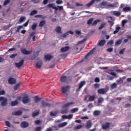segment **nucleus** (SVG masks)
<instances>
[{
	"mask_svg": "<svg viewBox=\"0 0 131 131\" xmlns=\"http://www.w3.org/2000/svg\"><path fill=\"white\" fill-rule=\"evenodd\" d=\"M102 6H104L105 7L108 6V3L107 2H103L101 3Z\"/></svg>",
	"mask_w": 131,
	"mask_h": 131,
	"instance_id": "nucleus-52",
	"label": "nucleus"
},
{
	"mask_svg": "<svg viewBox=\"0 0 131 131\" xmlns=\"http://www.w3.org/2000/svg\"><path fill=\"white\" fill-rule=\"evenodd\" d=\"M105 43H106V40H101V41H99V42H98V46L99 47H103V46H104Z\"/></svg>",
	"mask_w": 131,
	"mask_h": 131,
	"instance_id": "nucleus-25",
	"label": "nucleus"
},
{
	"mask_svg": "<svg viewBox=\"0 0 131 131\" xmlns=\"http://www.w3.org/2000/svg\"><path fill=\"white\" fill-rule=\"evenodd\" d=\"M82 128V125H79L77 126H76L74 128V130H77L78 129H80V128Z\"/></svg>",
	"mask_w": 131,
	"mask_h": 131,
	"instance_id": "nucleus-35",
	"label": "nucleus"
},
{
	"mask_svg": "<svg viewBox=\"0 0 131 131\" xmlns=\"http://www.w3.org/2000/svg\"><path fill=\"white\" fill-rule=\"evenodd\" d=\"M30 101V98H29V96H28V95H25L23 97V103L24 104H27V103H29Z\"/></svg>",
	"mask_w": 131,
	"mask_h": 131,
	"instance_id": "nucleus-4",
	"label": "nucleus"
},
{
	"mask_svg": "<svg viewBox=\"0 0 131 131\" xmlns=\"http://www.w3.org/2000/svg\"><path fill=\"white\" fill-rule=\"evenodd\" d=\"M107 52H108V53H111L113 52V48H110L106 49Z\"/></svg>",
	"mask_w": 131,
	"mask_h": 131,
	"instance_id": "nucleus-55",
	"label": "nucleus"
},
{
	"mask_svg": "<svg viewBox=\"0 0 131 131\" xmlns=\"http://www.w3.org/2000/svg\"><path fill=\"white\" fill-rule=\"evenodd\" d=\"M101 112L100 111H95L93 113V114L95 115V116H99L100 115Z\"/></svg>",
	"mask_w": 131,
	"mask_h": 131,
	"instance_id": "nucleus-38",
	"label": "nucleus"
},
{
	"mask_svg": "<svg viewBox=\"0 0 131 131\" xmlns=\"http://www.w3.org/2000/svg\"><path fill=\"white\" fill-rule=\"evenodd\" d=\"M103 102H104V98H103V97L98 98V103L99 104H101V103H103Z\"/></svg>",
	"mask_w": 131,
	"mask_h": 131,
	"instance_id": "nucleus-40",
	"label": "nucleus"
},
{
	"mask_svg": "<svg viewBox=\"0 0 131 131\" xmlns=\"http://www.w3.org/2000/svg\"><path fill=\"white\" fill-rule=\"evenodd\" d=\"M67 125V122H64L60 123L58 125V127H63V126H66Z\"/></svg>",
	"mask_w": 131,
	"mask_h": 131,
	"instance_id": "nucleus-27",
	"label": "nucleus"
},
{
	"mask_svg": "<svg viewBox=\"0 0 131 131\" xmlns=\"http://www.w3.org/2000/svg\"><path fill=\"white\" fill-rule=\"evenodd\" d=\"M24 64V59H21L19 62H15V65L17 68H20Z\"/></svg>",
	"mask_w": 131,
	"mask_h": 131,
	"instance_id": "nucleus-9",
	"label": "nucleus"
},
{
	"mask_svg": "<svg viewBox=\"0 0 131 131\" xmlns=\"http://www.w3.org/2000/svg\"><path fill=\"white\" fill-rule=\"evenodd\" d=\"M121 29V28H120V27H117L116 28V30H115V31H114V32H113V34H116V33H117L118 32H119V30Z\"/></svg>",
	"mask_w": 131,
	"mask_h": 131,
	"instance_id": "nucleus-36",
	"label": "nucleus"
},
{
	"mask_svg": "<svg viewBox=\"0 0 131 131\" xmlns=\"http://www.w3.org/2000/svg\"><path fill=\"white\" fill-rule=\"evenodd\" d=\"M18 101L17 100H15V101H12L11 103V106H16V105H18Z\"/></svg>",
	"mask_w": 131,
	"mask_h": 131,
	"instance_id": "nucleus-37",
	"label": "nucleus"
},
{
	"mask_svg": "<svg viewBox=\"0 0 131 131\" xmlns=\"http://www.w3.org/2000/svg\"><path fill=\"white\" fill-rule=\"evenodd\" d=\"M37 13V11L36 10H33L30 12V16H33L34 15H35V14H36Z\"/></svg>",
	"mask_w": 131,
	"mask_h": 131,
	"instance_id": "nucleus-42",
	"label": "nucleus"
},
{
	"mask_svg": "<svg viewBox=\"0 0 131 131\" xmlns=\"http://www.w3.org/2000/svg\"><path fill=\"white\" fill-rule=\"evenodd\" d=\"M94 4H95V1L92 0L89 3L86 4L85 6L87 8H90V7H91V6H93V5H94Z\"/></svg>",
	"mask_w": 131,
	"mask_h": 131,
	"instance_id": "nucleus-23",
	"label": "nucleus"
},
{
	"mask_svg": "<svg viewBox=\"0 0 131 131\" xmlns=\"http://www.w3.org/2000/svg\"><path fill=\"white\" fill-rule=\"evenodd\" d=\"M19 22H24L25 21V17L24 16H21L20 17L19 19Z\"/></svg>",
	"mask_w": 131,
	"mask_h": 131,
	"instance_id": "nucleus-50",
	"label": "nucleus"
},
{
	"mask_svg": "<svg viewBox=\"0 0 131 131\" xmlns=\"http://www.w3.org/2000/svg\"><path fill=\"white\" fill-rule=\"evenodd\" d=\"M47 7L48 8H50V9L52 8V9H53V10H55L54 13H56V12H57V11H58V8H57L56 6H55V4H54V3L49 4L47 5Z\"/></svg>",
	"mask_w": 131,
	"mask_h": 131,
	"instance_id": "nucleus-6",
	"label": "nucleus"
},
{
	"mask_svg": "<svg viewBox=\"0 0 131 131\" xmlns=\"http://www.w3.org/2000/svg\"><path fill=\"white\" fill-rule=\"evenodd\" d=\"M21 52L24 55H30V54H31V52L26 50L25 48L21 49Z\"/></svg>",
	"mask_w": 131,
	"mask_h": 131,
	"instance_id": "nucleus-13",
	"label": "nucleus"
},
{
	"mask_svg": "<svg viewBox=\"0 0 131 131\" xmlns=\"http://www.w3.org/2000/svg\"><path fill=\"white\" fill-rule=\"evenodd\" d=\"M113 43H114V41H113V40H111L108 41L107 45V46H110V47H111V46H112Z\"/></svg>",
	"mask_w": 131,
	"mask_h": 131,
	"instance_id": "nucleus-43",
	"label": "nucleus"
},
{
	"mask_svg": "<svg viewBox=\"0 0 131 131\" xmlns=\"http://www.w3.org/2000/svg\"><path fill=\"white\" fill-rule=\"evenodd\" d=\"M36 27H37V24L34 23L32 25L31 28L32 30H35L36 29Z\"/></svg>",
	"mask_w": 131,
	"mask_h": 131,
	"instance_id": "nucleus-39",
	"label": "nucleus"
},
{
	"mask_svg": "<svg viewBox=\"0 0 131 131\" xmlns=\"http://www.w3.org/2000/svg\"><path fill=\"white\" fill-rule=\"evenodd\" d=\"M12 115H15L16 116H20L22 115V111H17L12 113Z\"/></svg>",
	"mask_w": 131,
	"mask_h": 131,
	"instance_id": "nucleus-14",
	"label": "nucleus"
},
{
	"mask_svg": "<svg viewBox=\"0 0 131 131\" xmlns=\"http://www.w3.org/2000/svg\"><path fill=\"white\" fill-rule=\"evenodd\" d=\"M107 22H108V23H109L110 27H112V26H113V25H114V21L108 20L107 21Z\"/></svg>",
	"mask_w": 131,
	"mask_h": 131,
	"instance_id": "nucleus-48",
	"label": "nucleus"
},
{
	"mask_svg": "<svg viewBox=\"0 0 131 131\" xmlns=\"http://www.w3.org/2000/svg\"><path fill=\"white\" fill-rule=\"evenodd\" d=\"M116 7V5L115 4H107V8H113Z\"/></svg>",
	"mask_w": 131,
	"mask_h": 131,
	"instance_id": "nucleus-47",
	"label": "nucleus"
},
{
	"mask_svg": "<svg viewBox=\"0 0 131 131\" xmlns=\"http://www.w3.org/2000/svg\"><path fill=\"white\" fill-rule=\"evenodd\" d=\"M69 86L67 85L65 86H62L61 88V93L62 94H63V95H65V94H66V93H67V92L68 91V90H69Z\"/></svg>",
	"mask_w": 131,
	"mask_h": 131,
	"instance_id": "nucleus-8",
	"label": "nucleus"
},
{
	"mask_svg": "<svg viewBox=\"0 0 131 131\" xmlns=\"http://www.w3.org/2000/svg\"><path fill=\"white\" fill-rule=\"evenodd\" d=\"M23 28V26H18L17 27L16 32H20V29Z\"/></svg>",
	"mask_w": 131,
	"mask_h": 131,
	"instance_id": "nucleus-49",
	"label": "nucleus"
},
{
	"mask_svg": "<svg viewBox=\"0 0 131 131\" xmlns=\"http://www.w3.org/2000/svg\"><path fill=\"white\" fill-rule=\"evenodd\" d=\"M38 113H39V112H36L33 113H32L33 117H35V116H37V115H38Z\"/></svg>",
	"mask_w": 131,
	"mask_h": 131,
	"instance_id": "nucleus-53",
	"label": "nucleus"
},
{
	"mask_svg": "<svg viewBox=\"0 0 131 131\" xmlns=\"http://www.w3.org/2000/svg\"><path fill=\"white\" fill-rule=\"evenodd\" d=\"M8 83L9 84H15V83H16V79L11 77H9L8 79Z\"/></svg>",
	"mask_w": 131,
	"mask_h": 131,
	"instance_id": "nucleus-10",
	"label": "nucleus"
},
{
	"mask_svg": "<svg viewBox=\"0 0 131 131\" xmlns=\"http://www.w3.org/2000/svg\"><path fill=\"white\" fill-rule=\"evenodd\" d=\"M68 119H71L73 117V114H70L67 116Z\"/></svg>",
	"mask_w": 131,
	"mask_h": 131,
	"instance_id": "nucleus-60",
	"label": "nucleus"
},
{
	"mask_svg": "<svg viewBox=\"0 0 131 131\" xmlns=\"http://www.w3.org/2000/svg\"><path fill=\"white\" fill-rule=\"evenodd\" d=\"M84 84H85V81H81L79 84V90H80V89H81V88H82Z\"/></svg>",
	"mask_w": 131,
	"mask_h": 131,
	"instance_id": "nucleus-28",
	"label": "nucleus"
},
{
	"mask_svg": "<svg viewBox=\"0 0 131 131\" xmlns=\"http://www.w3.org/2000/svg\"><path fill=\"white\" fill-rule=\"evenodd\" d=\"M122 42V39H118L115 42V46H119V45H121Z\"/></svg>",
	"mask_w": 131,
	"mask_h": 131,
	"instance_id": "nucleus-32",
	"label": "nucleus"
},
{
	"mask_svg": "<svg viewBox=\"0 0 131 131\" xmlns=\"http://www.w3.org/2000/svg\"><path fill=\"white\" fill-rule=\"evenodd\" d=\"M85 40L86 39L84 38L82 40L79 41V42H78V45H81V43H83V42L85 41Z\"/></svg>",
	"mask_w": 131,
	"mask_h": 131,
	"instance_id": "nucleus-57",
	"label": "nucleus"
},
{
	"mask_svg": "<svg viewBox=\"0 0 131 131\" xmlns=\"http://www.w3.org/2000/svg\"><path fill=\"white\" fill-rule=\"evenodd\" d=\"M30 37H32V36H35V32H33L30 34Z\"/></svg>",
	"mask_w": 131,
	"mask_h": 131,
	"instance_id": "nucleus-62",
	"label": "nucleus"
},
{
	"mask_svg": "<svg viewBox=\"0 0 131 131\" xmlns=\"http://www.w3.org/2000/svg\"><path fill=\"white\" fill-rule=\"evenodd\" d=\"M55 30L57 33H62V29L60 27H56Z\"/></svg>",
	"mask_w": 131,
	"mask_h": 131,
	"instance_id": "nucleus-31",
	"label": "nucleus"
},
{
	"mask_svg": "<svg viewBox=\"0 0 131 131\" xmlns=\"http://www.w3.org/2000/svg\"><path fill=\"white\" fill-rule=\"evenodd\" d=\"M117 86V84H116V83H114L111 85V88L112 90H113V89L116 88Z\"/></svg>",
	"mask_w": 131,
	"mask_h": 131,
	"instance_id": "nucleus-41",
	"label": "nucleus"
},
{
	"mask_svg": "<svg viewBox=\"0 0 131 131\" xmlns=\"http://www.w3.org/2000/svg\"><path fill=\"white\" fill-rule=\"evenodd\" d=\"M45 58L47 61H51V59L53 58V56L50 54H47L45 56Z\"/></svg>",
	"mask_w": 131,
	"mask_h": 131,
	"instance_id": "nucleus-19",
	"label": "nucleus"
},
{
	"mask_svg": "<svg viewBox=\"0 0 131 131\" xmlns=\"http://www.w3.org/2000/svg\"><path fill=\"white\" fill-rule=\"evenodd\" d=\"M96 100V96L89 95V100L88 102H93Z\"/></svg>",
	"mask_w": 131,
	"mask_h": 131,
	"instance_id": "nucleus-17",
	"label": "nucleus"
},
{
	"mask_svg": "<svg viewBox=\"0 0 131 131\" xmlns=\"http://www.w3.org/2000/svg\"><path fill=\"white\" fill-rule=\"evenodd\" d=\"M107 25V23H102L100 27L98 28L99 30H101V29H102V28H104V27H105V26H106V25Z\"/></svg>",
	"mask_w": 131,
	"mask_h": 131,
	"instance_id": "nucleus-29",
	"label": "nucleus"
},
{
	"mask_svg": "<svg viewBox=\"0 0 131 131\" xmlns=\"http://www.w3.org/2000/svg\"><path fill=\"white\" fill-rule=\"evenodd\" d=\"M107 92H108V89L107 88L100 89L97 91V93L98 94H99V95H106Z\"/></svg>",
	"mask_w": 131,
	"mask_h": 131,
	"instance_id": "nucleus-3",
	"label": "nucleus"
},
{
	"mask_svg": "<svg viewBox=\"0 0 131 131\" xmlns=\"http://www.w3.org/2000/svg\"><path fill=\"white\" fill-rule=\"evenodd\" d=\"M110 127V123L106 122L105 124H103L102 126V128L103 129H107V128H109Z\"/></svg>",
	"mask_w": 131,
	"mask_h": 131,
	"instance_id": "nucleus-16",
	"label": "nucleus"
},
{
	"mask_svg": "<svg viewBox=\"0 0 131 131\" xmlns=\"http://www.w3.org/2000/svg\"><path fill=\"white\" fill-rule=\"evenodd\" d=\"M41 66H42V62L40 61H38L36 64V68H38V69L41 68Z\"/></svg>",
	"mask_w": 131,
	"mask_h": 131,
	"instance_id": "nucleus-24",
	"label": "nucleus"
},
{
	"mask_svg": "<svg viewBox=\"0 0 131 131\" xmlns=\"http://www.w3.org/2000/svg\"><path fill=\"white\" fill-rule=\"evenodd\" d=\"M99 22H101V19H97L93 21V23L92 24V26H96L99 23Z\"/></svg>",
	"mask_w": 131,
	"mask_h": 131,
	"instance_id": "nucleus-22",
	"label": "nucleus"
},
{
	"mask_svg": "<svg viewBox=\"0 0 131 131\" xmlns=\"http://www.w3.org/2000/svg\"><path fill=\"white\" fill-rule=\"evenodd\" d=\"M68 35H69L68 34V32H67L66 33H64L62 34V37L65 38L66 37V36H67Z\"/></svg>",
	"mask_w": 131,
	"mask_h": 131,
	"instance_id": "nucleus-64",
	"label": "nucleus"
},
{
	"mask_svg": "<svg viewBox=\"0 0 131 131\" xmlns=\"http://www.w3.org/2000/svg\"><path fill=\"white\" fill-rule=\"evenodd\" d=\"M6 94V92L4 91V90H2L0 91V96H4Z\"/></svg>",
	"mask_w": 131,
	"mask_h": 131,
	"instance_id": "nucleus-61",
	"label": "nucleus"
},
{
	"mask_svg": "<svg viewBox=\"0 0 131 131\" xmlns=\"http://www.w3.org/2000/svg\"><path fill=\"white\" fill-rule=\"evenodd\" d=\"M93 21H94V18H90L87 21L88 25H91L93 24Z\"/></svg>",
	"mask_w": 131,
	"mask_h": 131,
	"instance_id": "nucleus-33",
	"label": "nucleus"
},
{
	"mask_svg": "<svg viewBox=\"0 0 131 131\" xmlns=\"http://www.w3.org/2000/svg\"><path fill=\"white\" fill-rule=\"evenodd\" d=\"M75 104V102H68L65 104L63 105V107L64 108H67V107H69V106H71V105H74Z\"/></svg>",
	"mask_w": 131,
	"mask_h": 131,
	"instance_id": "nucleus-21",
	"label": "nucleus"
},
{
	"mask_svg": "<svg viewBox=\"0 0 131 131\" xmlns=\"http://www.w3.org/2000/svg\"><path fill=\"white\" fill-rule=\"evenodd\" d=\"M93 125V123L92 122V121L88 120L86 123L85 127L87 129H90L91 127H92Z\"/></svg>",
	"mask_w": 131,
	"mask_h": 131,
	"instance_id": "nucleus-12",
	"label": "nucleus"
},
{
	"mask_svg": "<svg viewBox=\"0 0 131 131\" xmlns=\"http://www.w3.org/2000/svg\"><path fill=\"white\" fill-rule=\"evenodd\" d=\"M66 113H68V110L65 109V110H61V114H66Z\"/></svg>",
	"mask_w": 131,
	"mask_h": 131,
	"instance_id": "nucleus-45",
	"label": "nucleus"
},
{
	"mask_svg": "<svg viewBox=\"0 0 131 131\" xmlns=\"http://www.w3.org/2000/svg\"><path fill=\"white\" fill-rule=\"evenodd\" d=\"M96 48H93L91 51H90L85 56V59H89V57H90V55H93L95 52Z\"/></svg>",
	"mask_w": 131,
	"mask_h": 131,
	"instance_id": "nucleus-11",
	"label": "nucleus"
},
{
	"mask_svg": "<svg viewBox=\"0 0 131 131\" xmlns=\"http://www.w3.org/2000/svg\"><path fill=\"white\" fill-rule=\"evenodd\" d=\"M78 111V108H74L71 110L72 113H74L75 112H77Z\"/></svg>",
	"mask_w": 131,
	"mask_h": 131,
	"instance_id": "nucleus-46",
	"label": "nucleus"
},
{
	"mask_svg": "<svg viewBox=\"0 0 131 131\" xmlns=\"http://www.w3.org/2000/svg\"><path fill=\"white\" fill-rule=\"evenodd\" d=\"M124 51H125V48H124L123 49H121L120 51H119V54L120 55H122V54H123V53H124Z\"/></svg>",
	"mask_w": 131,
	"mask_h": 131,
	"instance_id": "nucleus-59",
	"label": "nucleus"
},
{
	"mask_svg": "<svg viewBox=\"0 0 131 131\" xmlns=\"http://www.w3.org/2000/svg\"><path fill=\"white\" fill-rule=\"evenodd\" d=\"M29 126V123L27 121H24L20 123V127L21 128H26Z\"/></svg>",
	"mask_w": 131,
	"mask_h": 131,
	"instance_id": "nucleus-5",
	"label": "nucleus"
},
{
	"mask_svg": "<svg viewBox=\"0 0 131 131\" xmlns=\"http://www.w3.org/2000/svg\"><path fill=\"white\" fill-rule=\"evenodd\" d=\"M41 107H43L45 108V107H51L52 106V104L51 103H49L45 101H41Z\"/></svg>",
	"mask_w": 131,
	"mask_h": 131,
	"instance_id": "nucleus-7",
	"label": "nucleus"
},
{
	"mask_svg": "<svg viewBox=\"0 0 131 131\" xmlns=\"http://www.w3.org/2000/svg\"><path fill=\"white\" fill-rule=\"evenodd\" d=\"M10 2H11V1L10 0H6L3 4V6L5 7V6H7L8 4H10Z\"/></svg>",
	"mask_w": 131,
	"mask_h": 131,
	"instance_id": "nucleus-44",
	"label": "nucleus"
},
{
	"mask_svg": "<svg viewBox=\"0 0 131 131\" xmlns=\"http://www.w3.org/2000/svg\"><path fill=\"white\" fill-rule=\"evenodd\" d=\"M60 81L61 82H66L68 83L69 81H71V77H67L66 76H62L60 77Z\"/></svg>",
	"mask_w": 131,
	"mask_h": 131,
	"instance_id": "nucleus-2",
	"label": "nucleus"
},
{
	"mask_svg": "<svg viewBox=\"0 0 131 131\" xmlns=\"http://www.w3.org/2000/svg\"><path fill=\"white\" fill-rule=\"evenodd\" d=\"M35 131H41V127L40 126H37L36 127L35 129Z\"/></svg>",
	"mask_w": 131,
	"mask_h": 131,
	"instance_id": "nucleus-54",
	"label": "nucleus"
},
{
	"mask_svg": "<svg viewBox=\"0 0 131 131\" xmlns=\"http://www.w3.org/2000/svg\"><path fill=\"white\" fill-rule=\"evenodd\" d=\"M56 3L57 5H61V4H63V1L62 0H57Z\"/></svg>",
	"mask_w": 131,
	"mask_h": 131,
	"instance_id": "nucleus-51",
	"label": "nucleus"
},
{
	"mask_svg": "<svg viewBox=\"0 0 131 131\" xmlns=\"http://www.w3.org/2000/svg\"><path fill=\"white\" fill-rule=\"evenodd\" d=\"M0 102H2L1 103L2 107H5L8 104V98L1 96L0 97Z\"/></svg>",
	"mask_w": 131,
	"mask_h": 131,
	"instance_id": "nucleus-1",
	"label": "nucleus"
},
{
	"mask_svg": "<svg viewBox=\"0 0 131 131\" xmlns=\"http://www.w3.org/2000/svg\"><path fill=\"white\" fill-rule=\"evenodd\" d=\"M58 111H56L55 112H50V116H56V115H57V114H58Z\"/></svg>",
	"mask_w": 131,
	"mask_h": 131,
	"instance_id": "nucleus-34",
	"label": "nucleus"
},
{
	"mask_svg": "<svg viewBox=\"0 0 131 131\" xmlns=\"http://www.w3.org/2000/svg\"><path fill=\"white\" fill-rule=\"evenodd\" d=\"M131 11V8L129 7H126L123 8V11L124 12V13H127V12H129Z\"/></svg>",
	"mask_w": 131,
	"mask_h": 131,
	"instance_id": "nucleus-20",
	"label": "nucleus"
},
{
	"mask_svg": "<svg viewBox=\"0 0 131 131\" xmlns=\"http://www.w3.org/2000/svg\"><path fill=\"white\" fill-rule=\"evenodd\" d=\"M68 50H69V46H67L66 47H63L61 48V52H62V53H64V52H67V51H68Z\"/></svg>",
	"mask_w": 131,
	"mask_h": 131,
	"instance_id": "nucleus-26",
	"label": "nucleus"
},
{
	"mask_svg": "<svg viewBox=\"0 0 131 131\" xmlns=\"http://www.w3.org/2000/svg\"><path fill=\"white\" fill-rule=\"evenodd\" d=\"M40 100H41V98H38V96H36L34 98V102L36 103H39Z\"/></svg>",
	"mask_w": 131,
	"mask_h": 131,
	"instance_id": "nucleus-18",
	"label": "nucleus"
},
{
	"mask_svg": "<svg viewBox=\"0 0 131 131\" xmlns=\"http://www.w3.org/2000/svg\"><path fill=\"white\" fill-rule=\"evenodd\" d=\"M29 23V20H27L25 24H24L23 27H27L28 26V24Z\"/></svg>",
	"mask_w": 131,
	"mask_h": 131,
	"instance_id": "nucleus-58",
	"label": "nucleus"
},
{
	"mask_svg": "<svg viewBox=\"0 0 131 131\" xmlns=\"http://www.w3.org/2000/svg\"><path fill=\"white\" fill-rule=\"evenodd\" d=\"M35 124H39L40 123V120H36L34 121Z\"/></svg>",
	"mask_w": 131,
	"mask_h": 131,
	"instance_id": "nucleus-63",
	"label": "nucleus"
},
{
	"mask_svg": "<svg viewBox=\"0 0 131 131\" xmlns=\"http://www.w3.org/2000/svg\"><path fill=\"white\" fill-rule=\"evenodd\" d=\"M19 86H20V83H18V84H16V85L14 86V88L15 91H17V90H18V89H19Z\"/></svg>",
	"mask_w": 131,
	"mask_h": 131,
	"instance_id": "nucleus-56",
	"label": "nucleus"
},
{
	"mask_svg": "<svg viewBox=\"0 0 131 131\" xmlns=\"http://www.w3.org/2000/svg\"><path fill=\"white\" fill-rule=\"evenodd\" d=\"M44 25H46V20H43L40 21L39 24V27H43Z\"/></svg>",
	"mask_w": 131,
	"mask_h": 131,
	"instance_id": "nucleus-30",
	"label": "nucleus"
},
{
	"mask_svg": "<svg viewBox=\"0 0 131 131\" xmlns=\"http://www.w3.org/2000/svg\"><path fill=\"white\" fill-rule=\"evenodd\" d=\"M112 15H113L114 16H116V17H119L120 15H121V13L119 11H114L111 12Z\"/></svg>",
	"mask_w": 131,
	"mask_h": 131,
	"instance_id": "nucleus-15",
	"label": "nucleus"
}]
</instances>
